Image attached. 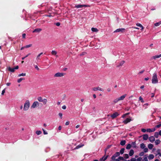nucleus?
<instances>
[{
  "label": "nucleus",
  "mask_w": 161,
  "mask_h": 161,
  "mask_svg": "<svg viewBox=\"0 0 161 161\" xmlns=\"http://www.w3.org/2000/svg\"><path fill=\"white\" fill-rule=\"evenodd\" d=\"M152 81L153 84H156L158 83V81L157 77V74L155 73L153 74Z\"/></svg>",
  "instance_id": "obj_1"
},
{
  "label": "nucleus",
  "mask_w": 161,
  "mask_h": 161,
  "mask_svg": "<svg viewBox=\"0 0 161 161\" xmlns=\"http://www.w3.org/2000/svg\"><path fill=\"white\" fill-rule=\"evenodd\" d=\"M30 107V102L28 100L26 101L24 107V110L26 111L28 110Z\"/></svg>",
  "instance_id": "obj_2"
},
{
  "label": "nucleus",
  "mask_w": 161,
  "mask_h": 161,
  "mask_svg": "<svg viewBox=\"0 0 161 161\" xmlns=\"http://www.w3.org/2000/svg\"><path fill=\"white\" fill-rule=\"evenodd\" d=\"M125 31V28H119L115 30L114 32H121V33H123Z\"/></svg>",
  "instance_id": "obj_3"
},
{
  "label": "nucleus",
  "mask_w": 161,
  "mask_h": 161,
  "mask_svg": "<svg viewBox=\"0 0 161 161\" xmlns=\"http://www.w3.org/2000/svg\"><path fill=\"white\" fill-rule=\"evenodd\" d=\"M120 155V153L119 152H116L112 157L111 159L112 160H115V158L116 157L119 156Z\"/></svg>",
  "instance_id": "obj_4"
},
{
  "label": "nucleus",
  "mask_w": 161,
  "mask_h": 161,
  "mask_svg": "<svg viewBox=\"0 0 161 161\" xmlns=\"http://www.w3.org/2000/svg\"><path fill=\"white\" fill-rule=\"evenodd\" d=\"M90 7V6L87 5H77L75 6V7L77 8H82L83 7Z\"/></svg>",
  "instance_id": "obj_5"
},
{
  "label": "nucleus",
  "mask_w": 161,
  "mask_h": 161,
  "mask_svg": "<svg viewBox=\"0 0 161 161\" xmlns=\"http://www.w3.org/2000/svg\"><path fill=\"white\" fill-rule=\"evenodd\" d=\"M64 74L63 73L58 72L56 73L54 75L55 77H62L64 75Z\"/></svg>",
  "instance_id": "obj_6"
},
{
  "label": "nucleus",
  "mask_w": 161,
  "mask_h": 161,
  "mask_svg": "<svg viewBox=\"0 0 161 161\" xmlns=\"http://www.w3.org/2000/svg\"><path fill=\"white\" fill-rule=\"evenodd\" d=\"M39 105V103L37 101L34 102L31 106V108H35Z\"/></svg>",
  "instance_id": "obj_7"
},
{
  "label": "nucleus",
  "mask_w": 161,
  "mask_h": 161,
  "mask_svg": "<svg viewBox=\"0 0 161 161\" xmlns=\"http://www.w3.org/2000/svg\"><path fill=\"white\" fill-rule=\"evenodd\" d=\"M119 114L118 113L115 112L112 114L111 116V117L113 119H114L119 116Z\"/></svg>",
  "instance_id": "obj_8"
},
{
  "label": "nucleus",
  "mask_w": 161,
  "mask_h": 161,
  "mask_svg": "<svg viewBox=\"0 0 161 161\" xmlns=\"http://www.w3.org/2000/svg\"><path fill=\"white\" fill-rule=\"evenodd\" d=\"M92 90L95 91L97 90H99L101 91H103V89L100 88L99 87H95L93 88L92 89Z\"/></svg>",
  "instance_id": "obj_9"
},
{
  "label": "nucleus",
  "mask_w": 161,
  "mask_h": 161,
  "mask_svg": "<svg viewBox=\"0 0 161 161\" xmlns=\"http://www.w3.org/2000/svg\"><path fill=\"white\" fill-rule=\"evenodd\" d=\"M109 156L108 155H107L106 156H105V155H104L103 156V157L101 158H100V161H105V160H106L108 158V157Z\"/></svg>",
  "instance_id": "obj_10"
},
{
  "label": "nucleus",
  "mask_w": 161,
  "mask_h": 161,
  "mask_svg": "<svg viewBox=\"0 0 161 161\" xmlns=\"http://www.w3.org/2000/svg\"><path fill=\"white\" fill-rule=\"evenodd\" d=\"M131 120H132L131 119L129 118H127L125 120H124L123 121V123L125 124H126L130 122Z\"/></svg>",
  "instance_id": "obj_11"
},
{
  "label": "nucleus",
  "mask_w": 161,
  "mask_h": 161,
  "mask_svg": "<svg viewBox=\"0 0 161 161\" xmlns=\"http://www.w3.org/2000/svg\"><path fill=\"white\" fill-rule=\"evenodd\" d=\"M42 31V29L41 28H36L34 30H33L32 31L33 33H39Z\"/></svg>",
  "instance_id": "obj_12"
},
{
  "label": "nucleus",
  "mask_w": 161,
  "mask_h": 161,
  "mask_svg": "<svg viewBox=\"0 0 161 161\" xmlns=\"http://www.w3.org/2000/svg\"><path fill=\"white\" fill-rule=\"evenodd\" d=\"M150 141L151 142H153L155 141V138L153 136H151L149 138Z\"/></svg>",
  "instance_id": "obj_13"
},
{
  "label": "nucleus",
  "mask_w": 161,
  "mask_h": 161,
  "mask_svg": "<svg viewBox=\"0 0 161 161\" xmlns=\"http://www.w3.org/2000/svg\"><path fill=\"white\" fill-rule=\"evenodd\" d=\"M127 94H125L121 96L120 97L118 98L119 101L123 100L126 97Z\"/></svg>",
  "instance_id": "obj_14"
},
{
  "label": "nucleus",
  "mask_w": 161,
  "mask_h": 161,
  "mask_svg": "<svg viewBox=\"0 0 161 161\" xmlns=\"http://www.w3.org/2000/svg\"><path fill=\"white\" fill-rule=\"evenodd\" d=\"M160 57H161V54L159 55H155V56H153L152 58L151 59H156V58H159Z\"/></svg>",
  "instance_id": "obj_15"
},
{
  "label": "nucleus",
  "mask_w": 161,
  "mask_h": 161,
  "mask_svg": "<svg viewBox=\"0 0 161 161\" xmlns=\"http://www.w3.org/2000/svg\"><path fill=\"white\" fill-rule=\"evenodd\" d=\"M143 138L144 140H147L148 138V135L147 134H144L143 135Z\"/></svg>",
  "instance_id": "obj_16"
},
{
  "label": "nucleus",
  "mask_w": 161,
  "mask_h": 161,
  "mask_svg": "<svg viewBox=\"0 0 161 161\" xmlns=\"http://www.w3.org/2000/svg\"><path fill=\"white\" fill-rule=\"evenodd\" d=\"M8 70L9 71L13 72L15 71V69H14V68H12L10 67H9L8 68Z\"/></svg>",
  "instance_id": "obj_17"
},
{
  "label": "nucleus",
  "mask_w": 161,
  "mask_h": 161,
  "mask_svg": "<svg viewBox=\"0 0 161 161\" xmlns=\"http://www.w3.org/2000/svg\"><path fill=\"white\" fill-rule=\"evenodd\" d=\"M125 63V61L124 60L121 61L119 64V65L117 66V67H119L120 66H121L123 65L124 63Z\"/></svg>",
  "instance_id": "obj_18"
},
{
  "label": "nucleus",
  "mask_w": 161,
  "mask_h": 161,
  "mask_svg": "<svg viewBox=\"0 0 161 161\" xmlns=\"http://www.w3.org/2000/svg\"><path fill=\"white\" fill-rule=\"evenodd\" d=\"M134 153V151L133 149H131L129 153V155L130 156H132Z\"/></svg>",
  "instance_id": "obj_19"
},
{
  "label": "nucleus",
  "mask_w": 161,
  "mask_h": 161,
  "mask_svg": "<svg viewBox=\"0 0 161 161\" xmlns=\"http://www.w3.org/2000/svg\"><path fill=\"white\" fill-rule=\"evenodd\" d=\"M136 25L137 26L141 28V30H143L144 29V27L143 26L140 24V23H136Z\"/></svg>",
  "instance_id": "obj_20"
},
{
  "label": "nucleus",
  "mask_w": 161,
  "mask_h": 161,
  "mask_svg": "<svg viewBox=\"0 0 161 161\" xmlns=\"http://www.w3.org/2000/svg\"><path fill=\"white\" fill-rule=\"evenodd\" d=\"M84 145L83 144H79L75 148V149H79L82 147Z\"/></svg>",
  "instance_id": "obj_21"
},
{
  "label": "nucleus",
  "mask_w": 161,
  "mask_h": 161,
  "mask_svg": "<svg viewBox=\"0 0 161 161\" xmlns=\"http://www.w3.org/2000/svg\"><path fill=\"white\" fill-rule=\"evenodd\" d=\"M126 143V141L125 140H122L120 142V144L122 146H124Z\"/></svg>",
  "instance_id": "obj_22"
},
{
  "label": "nucleus",
  "mask_w": 161,
  "mask_h": 161,
  "mask_svg": "<svg viewBox=\"0 0 161 161\" xmlns=\"http://www.w3.org/2000/svg\"><path fill=\"white\" fill-rule=\"evenodd\" d=\"M153 145L152 144H149L148 145V147L150 149H151L153 148Z\"/></svg>",
  "instance_id": "obj_23"
},
{
  "label": "nucleus",
  "mask_w": 161,
  "mask_h": 161,
  "mask_svg": "<svg viewBox=\"0 0 161 161\" xmlns=\"http://www.w3.org/2000/svg\"><path fill=\"white\" fill-rule=\"evenodd\" d=\"M91 30L93 32H97L98 31V30L97 28L93 27L92 28Z\"/></svg>",
  "instance_id": "obj_24"
},
{
  "label": "nucleus",
  "mask_w": 161,
  "mask_h": 161,
  "mask_svg": "<svg viewBox=\"0 0 161 161\" xmlns=\"http://www.w3.org/2000/svg\"><path fill=\"white\" fill-rule=\"evenodd\" d=\"M154 158V156L152 154H150L148 157V159H152L153 158Z\"/></svg>",
  "instance_id": "obj_25"
},
{
  "label": "nucleus",
  "mask_w": 161,
  "mask_h": 161,
  "mask_svg": "<svg viewBox=\"0 0 161 161\" xmlns=\"http://www.w3.org/2000/svg\"><path fill=\"white\" fill-rule=\"evenodd\" d=\"M160 141L159 139L156 140L155 142V144L156 145H157L160 143Z\"/></svg>",
  "instance_id": "obj_26"
},
{
  "label": "nucleus",
  "mask_w": 161,
  "mask_h": 161,
  "mask_svg": "<svg viewBox=\"0 0 161 161\" xmlns=\"http://www.w3.org/2000/svg\"><path fill=\"white\" fill-rule=\"evenodd\" d=\"M161 24V21L155 23L154 24V25L156 26H159Z\"/></svg>",
  "instance_id": "obj_27"
},
{
  "label": "nucleus",
  "mask_w": 161,
  "mask_h": 161,
  "mask_svg": "<svg viewBox=\"0 0 161 161\" xmlns=\"http://www.w3.org/2000/svg\"><path fill=\"white\" fill-rule=\"evenodd\" d=\"M145 147V145L144 143H142L140 144V147L142 149L144 148Z\"/></svg>",
  "instance_id": "obj_28"
},
{
  "label": "nucleus",
  "mask_w": 161,
  "mask_h": 161,
  "mask_svg": "<svg viewBox=\"0 0 161 161\" xmlns=\"http://www.w3.org/2000/svg\"><path fill=\"white\" fill-rule=\"evenodd\" d=\"M131 146L130 144H128L126 146V149H129L130 148Z\"/></svg>",
  "instance_id": "obj_29"
},
{
  "label": "nucleus",
  "mask_w": 161,
  "mask_h": 161,
  "mask_svg": "<svg viewBox=\"0 0 161 161\" xmlns=\"http://www.w3.org/2000/svg\"><path fill=\"white\" fill-rule=\"evenodd\" d=\"M131 145L133 146V147L134 148H136V142H132L131 143Z\"/></svg>",
  "instance_id": "obj_30"
},
{
  "label": "nucleus",
  "mask_w": 161,
  "mask_h": 161,
  "mask_svg": "<svg viewBox=\"0 0 161 161\" xmlns=\"http://www.w3.org/2000/svg\"><path fill=\"white\" fill-rule=\"evenodd\" d=\"M159 133L158 132H155L154 133V136L156 138H158V137Z\"/></svg>",
  "instance_id": "obj_31"
},
{
  "label": "nucleus",
  "mask_w": 161,
  "mask_h": 161,
  "mask_svg": "<svg viewBox=\"0 0 161 161\" xmlns=\"http://www.w3.org/2000/svg\"><path fill=\"white\" fill-rule=\"evenodd\" d=\"M125 150V149L124 148L121 149L120 151V152L119 153L121 154H123L124 153Z\"/></svg>",
  "instance_id": "obj_32"
},
{
  "label": "nucleus",
  "mask_w": 161,
  "mask_h": 161,
  "mask_svg": "<svg viewBox=\"0 0 161 161\" xmlns=\"http://www.w3.org/2000/svg\"><path fill=\"white\" fill-rule=\"evenodd\" d=\"M37 100L40 102H42L43 101V99L41 97H38Z\"/></svg>",
  "instance_id": "obj_33"
},
{
  "label": "nucleus",
  "mask_w": 161,
  "mask_h": 161,
  "mask_svg": "<svg viewBox=\"0 0 161 161\" xmlns=\"http://www.w3.org/2000/svg\"><path fill=\"white\" fill-rule=\"evenodd\" d=\"M51 53L53 55H56L57 54V52L54 50H52L51 52Z\"/></svg>",
  "instance_id": "obj_34"
},
{
  "label": "nucleus",
  "mask_w": 161,
  "mask_h": 161,
  "mask_svg": "<svg viewBox=\"0 0 161 161\" xmlns=\"http://www.w3.org/2000/svg\"><path fill=\"white\" fill-rule=\"evenodd\" d=\"M36 133L37 135H39L42 133V132L40 130H37L36 131Z\"/></svg>",
  "instance_id": "obj_35"
},
{
  "label": "nucleus",
  "mask_w": 161,
  "mask_h": 161,
  "mask_svg": "<svg viewBox=\"0 0 161 161\" xmlns=\"http://www.w3.org/2000/svg\"><path fill=\"white\" fill-rule=\"evenodd\" d=\"M25 79L23 78H20L19 79L17 80V82L18 83L20 82L23 80H24Z\"/></svg>",
  "instance_id": "obj_36"
},
{
  "label": "nucleus",
  "mask_w": 161,
  "mask_h": 161,
  "mask_svg": "<svg viewBox=\"0 0 161 161\" xmlns=\"http://www.w3.org/2000/svg\"><path fill=\"white\" fill-rule=\"evenodd\" d=\"M124 157L125 158L127 159L129 158V156L127 154H124Z\"/></svg>",
  "instance_id": "obj_37"
},
{
  "label": "nucleus",
  "mask_w": 161,
  "mask_h": 161,
  "mask_svg": "<svg viewBox=\"0 0 161 161\" xmlns=\"http://www.w3.org/2000/svg\"><path fill=\"white\" fill-rule=\"evenodd\" d=\"M42 102H43L44 104H45L47 102V100L46 99H43V101Z\"/></svg>",
  "instance_id": "obj_38"
},
{
  "label": "nucleus",
  "mask_w": 161,
  "mask_h": 161,
  "mask_svg": "<svg viewBox=\"0 0 161 161\" xmlns=\"http://www.w3.org/2000/svg\"><path fill=\"white\" fill-rule=\"evenodd\" d=\"M119 101V98H116V99H114V102L115 103H117V102H118Z\"/></svg>",
  "instance_id": "obj_39"
},
{
  "label": "nucleus",
  "mask_w": 161,
  "mask_h": 161,
  "mask_svg": "<svg viewBox=\"0 0 161 161\" xmlns=\"http://www.w3.org/2000/svg\"><path fill=\"white\" fill-rule=\"evenodd\" d=\"M118 159L119 160V161L120 160H124V158L123 157H119V158H118Z\"/></svg>",
  "instance_id": "obj_40"
},
{
  "label": "nucleus",
  "mask_w": 161,
  "mask_h": 161,
  "mask_svg": "<svg viewBox=\"0 0 161 161\" xmlns=\"http://www.w3.org/2000/svg\"><path fill=\"white\" fill-rule=\"evenodd\" d=\"M26 75V73H22L18 75V76H25Z\"/></svg>",
  "instance_id": "obj_41"
},
{
  "label": "nucleus",
  "mask_w": 161,
  "mask_h": 161,
  "mask_svg": "<svg viewBox=\"0 0 161 161\" xmlns=\"http://www.w3.org/2000/svg\"><path fill=\"white\" fill-rule=\"evenodd\" d=\"M32 46V44H29L28 45H26V46H25V48H28L29 47H31Z\"/></svg>",
  "instance_id": "obj_42"
},
{
  "label": "nucleus",
  "mask_w": 161,
  "mask_h": 161,
  "mask_svg": "<svg viewBox=\"0 0 161 161\" xmlns=\"http://www.w3.org/2000/svg\"><path fill=\"white\" fill-rule=\"evenodd\" d=\"M139 99L141 101V102H142V103L144 102V100H143L142 98L141 97H139Z\"/></svg>",
  "instance_id": "obj_43"
},
{
  "label": "nucleus",
  "mask_w": 161,
  "mask_h": 161,
  "mask_svg": "<svg viewBox=\"0 0 161 161\" xmlns=\"http://www.w3.org/2000/svg\"><path fill=\"white\" fill-rule=\"evenodd\" d=\"M42 130L43 131V133H44V134L47 135V134H48L47 132H46L44 129H42Z\"/></svg>",
  "instance_id": "obj_44"
},
{
  "label": "nucleus",
  "mask_w": 161,
  "mask_h": 161,
  "mask_svg": "<svg viewBox=\"0 0 161 161\" xmlns=\"http://www.w3.org/2000/svg\"><path fill=\"white\" fill-rule=\"evenodd\" d=\"M144 152H142L140 153L139 155L141 156H142L144 155Z\"/></svg>",
  "instance_id": "obj_45"
},
{
  "label": "nucleus",
  "mask_w": 161,
  "mask_h": 161,
  "mask_svg": "<svg viewBox=\"0 0 161 161\" xmlns=\"http://www.w3.org/2000/svg\"><path fill=\"white\" fill-rule=\"evenodd\" d=\"M148 149L147 148H145L144 149V151L145 153H147L148 152Z\"/></svg>",
  "instance_id": "obj_46"
},
{
  "label": "nucleus",
  "mask_w": 161,
  "mask_h": 161,
  "mask_svg": "<svg viewBox=\"0 0 161 161\" xmlns=\"http://www.w3.org/2000/svg\"><path fill=\"white\" fill-rule=\"evenodd\" d=\"M142 158L141 157H139L136 160L137 161H141L142 160Z\"/></svg>",
  "instance_id": "obj_47"
},
{
  "label": "nucleus",
  "mask_w": 161,
  "mask_h": 161,
  "mask_svg": "<svg viewBox=\"0 0 161 161\" xmlns=\"http://www.w3.org/2000/svg\"><path fill=\"white\" fill-rule=\"evenodd\" d=\"M147 131L149 132H152V129L150 128L147 129Z\"/></svg>",
  "instance_id": "obj_48"
},
{
  "label": "nucleus",
  "mask_w": 161,
  "mask_h": 161,
  "mask_svg": "<svg viewBox=\"0 0 161 161\" xmlns=\"http://www.w3.org/2000/svg\"><path fill=\"white\" fill-rule=\"evenodd\" d=\"M58 115L60 117L61 119L62 118V114L61 113H59L58 114Z\"/></svg>",
  "instance_id": "obj_49"
},
{
  "label": "nucleus",
  "mask_w": 161,
  "mask_h": 161,
  "mask_svg": "<svg viewBox=\"0 0 161 161\" xmlns=\"http://www.w3.org/2000/svg\"><path fill=\"white\" fill-rule=\"evenodd\" d=\"M130 161H136V159L135 158H132L130 160Z\"/></svg>",
  "instance_id": "obj_50"
},
{
  "label": "nucleus",
  "mask_w": 161,
  "mask_h": 161,
  "mask_svg": "<svg viewBox=\"0 0 161 161\" xmlns=\"http://www.w3.org/2000/svg\"><path fill=\"white\" fill-rule=\"evenodd\" d=\"M142 161H148V159L147 157H145L142 160Z\"/></svg>",
  "instance_id": "obj_51"
},
{
  "label": "nucleus",
  "mask_w": 161,
  "mask_h": 161,
  "mask_svg": "<svg viewBox=\"0 0 161 161\" xmlns=\"http://www.w3.org/2000/svg\"><path fill=\"white\" fill-rule=\"evenodd\" d=\"M86 54V52H83L81 54H80V56H83Z\"/></svg>",
  "instance_id": "obj_52"
},
{
  "label": "nucleus",
  "mask_w": 161,
  "mask_h": 161,
  "mask_svg": "<svg viewBox=\"0 0 161 161\" xmlns=\"http://www.w3.org/2000/svg\"><path fill=\"white\" fill-rule=\"evenodd\" d=\"M141 131L143 132H145L147 131V130L145 129H141Z\"/></svg>",
  "instance_id": "obj_53"
},
{
  "label": "nucleus",
  "mask_w": 161,
  "mask_h": 161,
  "mask_svg": "<svg viewBox=\"0 0 161 161\" xmlns=\"http://www.w3.org/2000/svg\"><path fill=\"white\" fill-rule=\"evenodd\" d=\"M161 126V124H160L157 125H156V127L157 128H159Z\"/></svg>",
  "instance_id": "obj_54"
},
{
  "label": "nucleus",
  "mask_w": 161,
  "mask_h": 161,
  "mask_svg": "<svg viewBox=\"0 0 161 161\" xmlns=\"http://www.w3.org/2000/svg\"><path fill=\"white\" fill-rule=\"evenodd\" d=\"M55 25L57 26H59L60 25V23L59 22H57L55 23Z\"/></svg>",
  "instance_id": "obj_55"
},
{
  "label": "nucleus",
  "mask_w": 161,
  "mask_h": 161,
  "mask_svg": "<svg viewBox=\"0 0 161 161\" xmlns=\"http://www.w3.org/2000/svg\"><path fill=\"white\" fill-rule=\"evenodd\" d=\"M144 71H145L144 70H143L140 71V72H139L138 73V74H142L144 72Z\"/></svg>",
  "instance_id": "obj_56"
},
{
  "label": "nucleus",
  "mask_w": 161,
  "mask_h": 161,
  "mask_svg": "<svg viewBox=\"0 0 161 161\" xmlns=\"http://www.w3.org/2000/svg\"><path fill=\"white\" fill-rule=\"evenodd\" d=\"M157 151L158 153V154L159 153H160V152H161V150L160 149H157Z\"/></svg>",
  "instance_id": "obj_57"
},
{
  "label": "nucleus",
  "mask_w": 161,
  "mask_h": 161,
  "mask_svg": "<svg viewBox=\"0 0 161 161\" xmlns=\"http://www.w3.org/2000/svg\"><path fill=\"white\" fill-rule=\"evenodd\" d=\"M40 54H39L37 56V57H36V59H40Z\"/></svg>",
  "instance_id": "obj_58"
},
{
  "label": "nucleus",
  "mask_w": 161,
  "mask_h": 161,
  "mask_svg": "<svg viewBox=\"0 0 161 161\" xmlns=\"http://www.w3.org/2000/svg\"><path fill=\"white\" fill-rule=\"evenodd\" d=\"M66 106L65 105H64L62 107V108L63 109H66Z\"/></svg>",
  "instance_id": "obj_59"
},
{
  "label": "nucleus",
  "mask_w": 161,
  "mask_h": 161,
  "mask_svg": "<svg viewBox=\"0 0 161 161\" xmlns=\"http://www.w3.org/2000/svg\"><path fill=\"white\" fill-rule=\"evenodd\" d=\"M69 124V121H67L65 123V125H68Z\"/></svg>",
  "instance_id": "obj_60"
},
{
  "label": "nucleus",
  "mask_w": 161,
  "mask_h": 161,
  "mask_svg": "<svg viewBox=\"0 0 161 161\" xmlns=\"http://www.w3.org/2000/svg\"><path fill=\"white\" fill-rule=\"evenodd\" d=\"M26 34L25 33H24L22 34V37L23 38H25V37Z\"/></svg>",
  "instance_id": "obj_61"
},
{
  "label": "nucleus",
  "mask_w": 161,
  "mask_h": 161,
  "mask_svg": "<svg viewBox=\"0 0 161 161\" xmlns=\"http://www.w3.org/2000/svg\"><path fill=\"white\" fill-rule=\"evenodd\" d=\"M35 68L37 70H39V68L38 67V66L37 65L35 66Z\"/></svg>",
  "instance_id": "obj_62"
},
{
  "label": "nucleus",
  "mask_w": 161,
  "mask_h": 161,
  "mask_svg": "<svg viewBox=\"0 0 161 161\" xmlns=\"http://www.w3.org/2000/svg\"><path fill=\"white\" fill-rule=\"evenodd\" d=\"M5 92V90H3L2 91V95H3L4 94V93Z\"/></svg>",
  "instance_id": "obj_63"
},
{
  "label": "nucleus",
  "mask_w": 161,
  "mask_h": 161,
  "mask_svg": "<svg viewBox=\"0 0 161 161\" xmlns=\"http://www.w3.org/2000/svg\"><path fill=\"white\" fill-rule=\"evenodd\" d=\"M61 129H62V127L61 126H59V127H58V130H61Z\"/></svg>",
  "instance_id": "obj_64"
}]
</instances>
